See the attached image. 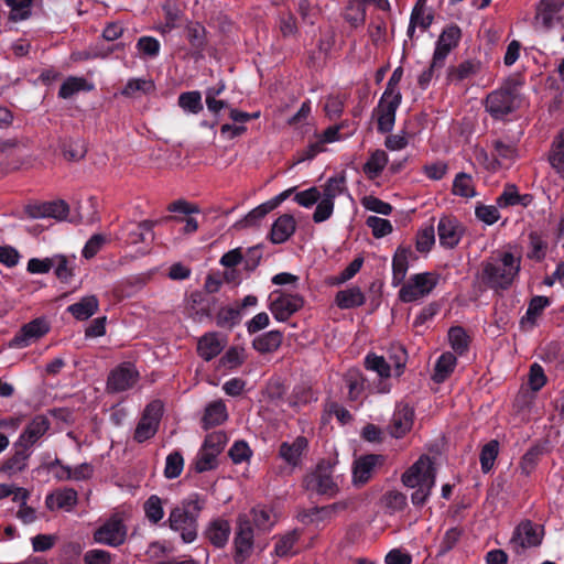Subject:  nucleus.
Wrapping results in <instances>:
<instances>
[{"instance_id":"1","label":"nucleus","mask_w":564,"mask_h":564,"mask_svg":"<svg viewBox=\"0 0 564 564\" xmlns=\"http://www.w3.org/2000/svg\"><path fill=\"white\" fill-rule=\"evenodd\" d=\"M520 265V256L510 251H498L482 261L478 278L491 290H507L519 274Z\"/></svg>"},{"instance_id":"2","label":"nucleus","mask_w":564,"mask_h":564,"mask_svg":"<svg viewBox=\"0 0 564 564\" xmlns=\"http://www.w3.org/2000/svg\"><path fill=\"white\" fill-rule=\"evenodd\" d=\"M205 503L206 499L199 494L194 492L171 509L167 524L171 530L180 533L184 543H192L196 540L197 520Z\"/></svg>"},{"instance_id":"3","label":"nucleus","mask_w":564,"mask_h":564,"mask_svg":"<svg viewBox=\"0 0 564 564\" xmlns=\"http://www.w3.org/2000/svg\"><path fill=\"white\" fill-rule=\"evenodd\" d=\"M435 468L427 455H422L401 476L406 488L415 489L411 496L414 506H423L435 486Z\"/></svg>"},{"instance_id":"4","label":"nucleus","mask_w":564,"mask_h":564,"mask_svg":"<svg viewBox=\"0 0 564 564\" xmlns=\"http://www.w3.org/2000/svg\"><path fill=\"white\" fill-rule=\"evenodd\" d=\"M347 191L344 175H335L319 187L321 200L313 213V221L316 224L328 220L335 207V199Z\"/></svg>"},{"instance_id":"5","label":"nucleus","mask_w":564,"mask_h":564,"mask_svg":"<svg viewBox=\"0 0 564 564\" xmlns=\"http://www.w3.org/2000/svg\"><path fill=\"white\" fill-rule=\"evenodd\" d=\"M440 282L435 272L413 274L399 290V299L404 303L420 301L429 296Z\"/></svg>"},{"instance_id":"6","label":"nucleus","mask_w":564,"mask_h":564,"mask_svg":"<svg viewBox=\"0 0 564 564\" xmlns=\"http://www.w3.org/2000/svg\"><path fill=\"white\" fill-rule=\"evenodd\" d=\"M310 441L304 435L281 442L278 458L281 459L289 473L302 468L308 453Z\"/></svg>"},{"instance_id":"7","label":"nucleus","mask_w":564,"mask_h":564,"mask_svg":"<svg viewBox=\"0 0 564 564\" xmlns=\"http://www.w3.org/2000/svg\"><path fill=\"white\" fill-rule=\"evenodd\" d=\"M268 302V308L278 322L288 321L304 305V300L300 294L282 290L272 291Z\"/></svg>"},{"instance_id":"8","label":"nucleus","mask_w":564,"mask_h":564,"mask_svg":"<svg viewBox=\"0 0 564 564\" xmlns=\"http://www.w3.org/2000/svg\"><path fill=\"white\" fill-rule=\"evenodd\" d=\"M163 414V404L161 401H152L143 410L142 416L134 430V440L143 443L155 435Z\"/></svg>"},{"instance_id":"9","label":"nucleus","mask_w":564,"mask_h":564,"mask_svg":"<svg viewBox=\"0 0 564 564\" xmlns=\"http://www.w3.org/2000/svg\"><path fill=\"white\" fill-rule=\"evenodd\" d=\"M127 538V528L118 514H113L104 522L95 532L94 541L108 546H119Z\"/></svg>"},{"instance_id":"10","label":"nucleus","mask_w":564,"mask_h":564,"mask_svg":"<svg viewBox=\"0 0 564 564\" xmlns=\"http://www.w3.org/2000/svg\"><path fill=\"white\" fill-rule=\"evenodd\" d=\"M543 539V529L531 521L521 522L513 531L510 544L514 552L539 546Z\"/></svg>"},{"instance_id":"11","label":"nucleus","mask_w":564,"mask_h":564,"mask_svg":"<svg viewBox=\"0 0 564 564\" xmlns=\"http://www.w3.org/2000/svg\"><path fill=\"white\" fill-rule=\"evenodd\" d=\"M139 379V371L131 362H122L113 368L107 380V389L111 392H122L131 389Z\"/></svg>"},{"instance_id":"12","label":"nucleus","mask_w":564,"mask_h":564,"mask_svg":"<svg viewBox=\"0 0 564 564\" xmlns=\"http://www.w3.org/2000/svg\"><path fill=\"white\" fill-rule=\"evenodd\" d=\"M215 113H217L223 108H209ZM228 110V117L231 122L223 123L220 127V134L226 139H234L236 137L241 135L246 132V123L251 119H257L260 117V111H256L253 113H249L240 110L239 108H225Z\"/></svg>"},{"instance_id":"13","label":"nucleus","mask_w":564,"mask_h":564,"mask_svg":"<svg viewBox=\"0 0 564 564\" xmlns=\"http://www.w3.org/2000/svg\"><path fill=\"white\" fill-rule=\"evenodd\" d=\"M304 481L306 489L329 498L334 497L339 490L330 470L323 466H317L312 474L306 476Z\"/></svg>"},{"instance_id":"14","label":"nucleus","mask_w":564,"mask_h":564,"mask_svg":"<svg viewBox=\"0 0 564 564\" xmlns=\"http://www.w3.org/2000/svg\"><path fill=\"white\" fill-rule=\"evenodd\" d=\"M235 562L242 564L251 554L253 547V531L250 525V520L246 514L238 519V531L235 540Z\"/></svg>"},{"instance_id":"15","label":"nucleus","mask_w":564,"mask_h":564,"mask_svg":"<svg viewBox=\"0 0 564 564\" xmlns=\"http://www.w3.org/2000/svg\"><path fill=\"white\" fill-rule=\"evenodd\" d=\"M465 232L462 223L454 216H442L437 224V235L442 247L455 248Z\"/></svg>"},{"instance_id":"16","label":"nucleus","mask_w":564,"mask_h":564,"mask_svg":"<svg viewBox=\"0 0 564 564\" xmlns=\"http://www.w3.org/2000/svg\"><path fill=\"white\" fill-rule=\"evenodd\" d=\"M50 429V421L44 415H36L25 426L14 443V447H25L32 451L33 445L41 440Z\"/></svg>"},{"instance_id":"17","label":"nucleus","mask_w":564,"mask_h":564,"mask_svg":"<svg viewBox=\"0 0 564 564\" xmlns=\"http://www.w3.org/2000/svg\"><path fill=\"white\" fill-rule=\"evenodd\" d=\"M564 7V0H541L535 15V25L549 31L556 22L562 20L560 12Z\"/></svg>"},{"instance_id":"18","label":"nucleus","mask_w":564,"mask_h":564,"mask_svg":"<svg viewBox=\"0 0 564 564\" xmlns=\"http://www.w3.org/2000/svg\"><path fill=\"white\" fill-rule=\"evenodd\" d=\"M69 207L64 200L46 202L26 207V214L32 218H54L61 221L67 219Z\"/></svg>"},{"instance_id":"19","label":"nucleus","mask_w":564,"mask_h":564,"mask_svg":"<svg viewBox=\"0 0 564 564\" xmlns=\"http://www.w3.org/2000/svg\"><path fill=\"white\" fill-rule=\"evenodd\" d=\"M414 258L412 248L410 246H399L392 257V285L399 286L403 283L410 260Z\"/></svg>"},{"instance_id":"20","label":"nucleus","mask_w":564,"mask_h":564,"mask_svg":"<svg viewBox=\"0 0 564 564\" xmlns=\"http://www.w3.org/2000/svg\"><path fill=\"white\" fill-rule=\"evenodd\" d=\"M520 82L516 79L508 80L500 89L491 93L487 97V101L492 104L498 102L500 106H513L514 104H522L523 99L520 94Z\"/></svg>"},{"instance_id":"21","label":"nucleus","mask_w":564,"mask_h":564,"mask_svg":"<svg viewBox=\"0 0 564 564\" xmlns=\"http://www.w3.org/2000/svg\"><path fill=\"white\" fill-rule=\"evenodd\" d=\"M383 462L380 455H365L355 460L352 468V481L355 485L366 484L372 476L375 468Z\"/></svg>"},{"instance_id":"22","label":"nucleus","mask_w":564,"mask_h":564,"mask_svg":"<svg viewBox=\"0 0 564 564\" xmlns=\"http://www.w3.org/2000/svg\"><path fill=\"white\" fill-rule=\"evenodd\" d=\"M460 35V29L457 25H449L442 32L433 54L435 63H444L448 53L457 46Z\"/></svg>"},{"instance_id":"23","label":"nucleus","mask_w":564,"mask_h":564,"mask_svg":"<svg viewBox=\"0 0 564 564\" xmlns=\"http://www.w3.org/2000/svg\"><path fill=\"white\" fill-rule=\"evenodd\" d=\"M48 332V326L43 319H34L24 325L13 339L12 345L17 348L28 347L32 340L37 339Z\"/></svg>"},{"instance_id":"24","label":"nucleus","mask_w":564,"mask_h":564,"mask_svg":"<svg viewBox=\"0 0 564 564\" xmlns=\"http://www.w3.org/2000/svg\"><path fill=\"white\" fill-rule=\"evenodd\" d=\"M226 346L225 336L218 333H208L200 337L197 344L198 355L206 361L212 360Z\"/></svg>"},{"instance_id":"25","label":"nucleus","mask_w":564,"mask_h":564,"mask_svg":"<svg viewBox=\"0 0 564 564\" xmlns=\"http://www.w3.org/2000/svg\"><path fill=\"white\" fill-rule=\"evenodd\" d=\"M413 424V410L408 405H400L395 409L390 423V434L400 438L409 432Z\"/></svg>"},{"instance_id":"26","label":"nucleus","mask_w":564,"mask_h":564,"mask_svg":"<svg viewBox=\"0 0 564 564\" xmlns=\"http://www.w3.org/2000/svg\"><path fill=\"white\" fill-rule=\"evenodd\" d=\"M532 202V195H521L514 184H506L502 193L496 198V204L500 208H508L516 205L528 207Z\"/></svg>"},{"instance_id":"27","label":"nucleus","mask_w":564,"mask_h":564,"mask_svg":"<svg viewBox=\"0 0 564 564\" xmlns=\"http://www.w3.org/2000/svg\"><path fill=\"white\" fill-rule=\"evenodd\" d=\"M77 503V492L72 488L57 489L48 494L45 505L50 510H70Z\"/></svg>"},{"instance_id":"28","label":"nucleus","mask_w":564,"mask_h":564,"mask_svg":"<svg viewBox=\"0 0 564 564\" xmlns=\"http://www.w3.org/2000/svg\"><path fill=\"white\" fill-rule=\"evenodd\" d=\"M296 221L290 214L281 215L271 227L270 239L273 243L285 242L295 231Z\"/></svg>"},{"instance_id":"29","label":"nucleus","mask_w":564,"mask_h":564,"mask_svg":"<svg viewBox=\"0 0 564 564\" xmlns=\"http://www.w3.org/2000/svg\"><path fill=\"white\" fill-rule=\"evenodd\" d=\"M153 223L143 220L138 224H128L122 228V238L129 245L144 242L148 237L153 235Z\"/></svg>"},{"instance_id":"30","label":"nucleus","mask_w":564,"mask_h":564,"mask_svg":"<svg viewBox=\"0 0 564 564\" xmlns=\"http://www.w3.org/2000/svg\"><path fill=\"white\" fill-rule=\"evenodd\" d=\"M99 308V300L96 295H86L78 302L70 304L67 312L77 321H86L97 313Z\"/></svg>"},{"instance_id":"31","label":"nucleus","mask_w":564,"mask_h":564,"mask_svg":"<svg viewBox=\"0 0 564 564\" xmlns=\"http://www.w3.org/2000/svg\"><path fill=\"white\" fill-rule=\"evenodd\" d=\"M247 518L252 522L259 530H270L278 521V516L274 510L264 505L256 506L250 514H246Z\"/></svg>"},{"instance_id":"32","label":"nucleus","mask_w":564,"mask_h":564,"mask_svg":"<svg viewBox=\"0 0 564 564\" xmlns=\"http://www.w3.org/2000/svg\"><path fill=\"white\" fill-rule=\"evenodd\" d=\"M14 448V454L9 457L1 466V471L9 477L23 471L28 467V462L32 454V451H29L25 447Z\"/></svg>"},{"instance_id":"33","label":"nucleus","mask_w":564,"mask_h":564,"mask_svg":"<svg viewBox=\"0 0 564 564\" xmlns=\"http://www.w3.org/2000/svg\"><path fill=\"white\" fill-rule=\"evenodd\" d=\"M229 534V522L224 519L213 520L206 529L207 539L217 547H223L227 543Z\"/></svg>"},{"instance_id":"34","label":"nucleus","mask_w":564,"mask_h":564,"mask_svg":"<svg viewBox=\"0 0 564 564\" xmlns=\"http://www.w3.org/2000/svg\"><path fill=\"white\" fill-rule=\"evenodd\" d=\"M547 161L555 173L564 178V129L553 140Z\"/></svg>"},{"instance_id":"35","label":"nucleus","mask_w":564,"mask_h":564,"mask_svg":"<svg viewBox=\"0 0 564 564\" xmlns=\"http://www.w3.org/2000/svg\"><path fill=\"white\" fill-rule=\"evenodd\" d=\"M75 260V256H52V270H54V274L56 275V278L64 282L69 281L74 275Z\"/></svg>"},{"instance_id":"36","label":"nucleus","mask_w":564,"mask_h":564,"mask_svg":"<svg viewBox=\"0 0 564 564\" xmlns=\"http://www.w3.org/2000/svg\"><path fill=\"white\" fill-rule=\"evenodd\" d=\"M228 419V413L225 403L221 400L210 402L206 409L203 417L204 429L220 425Z\"/></svg>"},{"instance_id":"37","label":"nucleus","mask_w":564,"mask_h":564,"mask_svg":"<svg viewBox=\"0 0 564 564\" xmlns=\"http://www.w3.org/2000/svg\"><path fill=\"white\" fill-rule=\"evenodd\" d=\"M29 496L30 494L26 489L19 488L13 497V501L19 503V510L15 516L24 524H31L37 519L35 508L26 503Z\"/></svg>"},{"instance_id":"38","label":"nucleus","mask_w":564,"mask_h":564,"mask_svg":"<svg viewBox=\"0 0 564 564\" xmlns=\"http://www.w3.org/2000/svg\"><path fill=\"white\" fill-rule=\"evenodd\" d=\"M93 88V84H90L84 77L70 76L67 79H65L64 83L61 85L58 96L63 99H68L80 91H89Z\"/></svg>"},{"instance_id":"39","label":"nucleus","mask_w":564,"mask_h":564,"mask_svg":"<svg viewBox=\"0 0 564 564\" xmlns=\"http://www.w3.org/2000/svg\"><path fill=\"white\" fill-rule=\"evenodd\" d=\"M335 302L340 308H352L361 306L365 303V295L360 288L352 286L346 290L339 291L336 294Z\"/></svg>"},{"instance_id":"40","label":"nucleus","mask_w":564,"mask_h":564,"mask_svg":"<svg viewBox=\"0 0 564 564\" xmlns=\"http://www.w3.org/2000/svg\"><path fill=\"white\" fill-rule=\"evenodd\" d=\"M283 335L279 330L267 332L253 339V347L260 352L275 351L282 344Z\"/></svg>"},{"instance_id":"41","label":"nucleus","mask_w":564,"mask_h":564,"mask_svg":"<svg viewBox=\"0 0 564 564\" xmlns=\"http://www.w3.org/2000/svg\"><path fill=\"white\" fill-rule=\"evenodd\" d=\"M452 192L454 195L464 198L475 197L477 192L471 175L464 172L458 173L453 181Z\"/></svg>"},{"instance_id":"42","label":"nucleus","mask_w":564,"mask_h":564,"mask_svg":"<svg viewBox=\"0 0 564 564\" xmlns=\"http://www.w3.org/2000/svg\"><path fill=\"white\" fill-rule=\"evenodd\" d=\"M456 364L457 359L453 354L441 355L435 364L433 380L438 383L445 381L454 371Z\"/></svg>"},{"instance_id":"43","label":"nucleus","mask_w":564,"mask_h":564,"mask_svg":"<svg viewBox=\"0 0 564 564\" xmlns=\"http://www.w3.org/2000/svg\"><path fill=\"white\" fill-rule=\"evenodd\" d=\"M388 161V155L383 150H376L365 163L364 172L369 178H376L386 169Z\"/></svg>"},{"instance_id":"44","label":"nucleus","mask_w":564,"mask_h":564,"mask_svg":"<svg viewBox=\"0 0 564 564\" xmlns=\"http://www.w3.org/2000/svg\"><path fill=\"white\" fill-rule=\"evenodd\" d=\"M145 518L152 524H158L164 518V508L162 499L156 495H151L143 505Z\"/></svg>"},{"instance_id":"45","label":"nucleus","mask_w":564,"mask_h":564,"mask_svg":"<svg viewBox=\"0 0 564 564\" xmlns=\"http://www.w3.org/2000/svg\"><path fill=\"white\" fill-rule=\"evenodd\" d=\"M153 90L154 84L152 80L132 78L122 89V95L137 99L142 95L152 93Z\"/></svg>"},{"instance_id":"46","label":"nucleus","mask_w":564,"mask_h":564,"mask_svg":"<svg viewBox=\"0 0 564 564\" xmlns=\"http://www.w3.org/2000/svg\"><path fill=\"white\" fill-rule=\"evenodd\" d=\"M372 118L377 120L379 132H390L395 123V108H375Z\"/></svg>"},{"instance_id":"47","label":"nucleus","mask_w":564,"mask_h":564,"mask_svg":"<svg viewBox=\"0 0 564 564\" xmlns=\"http://www.w3.org/2000/svg\"><path fill=\"white\" fill-rule=\"evenodd\" d=\"M435 243V229L433 225L421 227L415 237V248L420 253H427Z\"/></svg>"},{"instance_id":"48","label":"nucleus","mask_w":564,"mask_h":564,"mask_svg":"<svg viewBox=\"0 0 564 564\" xmlns=\"http://www.w3.org/2000/svg\"><path fill=\"white\" fill-rule=\"evenodd\" d=\"M550 305V300L546 296H534L528 306L525 316L522 318V324L534 325L538 317L541 315L543 310Z\"/></svg>"},{"instance_id":"49","label":"nucleus","mask_w":564,"mask_h":564,"mask_svg":"<svg viewBox=\"0 0 564 564\" xmlns=\"http://www.w3.org/2000/svg\"><path fill=\"white\" fill-rule=\"evenodd\" d=\"M448 340L453 350L458 355H463L467 350L469 345L468 335L466 334L465 329L460 326L449 328Z\"/></svg>"},{"instance_id":"50","label":"nucleus","mask_w":564,"mask_h":564,"mask_svg":"<svg viewBox=\"0 0 564 564\" xmlns=\"http://www.w3.org/2000/svg\"><path fill=\"white\" fill-rule=\"evenodd\" d=\"M365 365L368 370L375 371L381 379L391 376V366L382 356L369 354L365 359Z\"/></svg>"},{"instance_id":"51","label":"nucleus","mask_w":564,"mask_h":564,"mask_svg":"<svg viewBox=\"0 0 564 564\" xmlns=\"http://www.w3.org/2000/svg\"><path fill=\"white\" fill-rule=\"evenodd\" d=\"M499 453V443L495 440L488 442L480 452L481 470L487 474L494 467L495 460Z\"/></svg>"},{"instance_id":"52","label":"nucleus","mask_w":564,"mask_h":564,"mask_svg":"<svg viewBox=\"0 0 564 564\" xmlns=\"http://www.w3.org/2000/svg\"><path fill=\"white\" fill-rule=\"evenodd\" d=\"M345 19L355 28L364 24L366 19V7L361 1L350 0L346 8Z\"/></svg>"},{"instance_id":"53","label":"nucleus","mask_w":564,"mask_h":564,"mask_svg":"<svg viewBox=\"0 0 564 564\" xmlns=\"http://www.w3.org/2000/svg\"><path fill=\"white\" fill-rule=\"evenodd\" d=\"M219 454L200 447L195 459V469L198 473L212 470L217 466V456Z\"/></svg>"},{"instance_id":"54","label":"nucleus","mask_w":564,"mask_h":564,"mask_svg":"<svg viewBox=\"0 0 564 564\" xmlns=\"http://www.w3.org/2000/svg\"><path fill=\"white\" fill-rule=\"evenodd\" d=\"M360 203L366 210L383 216L391 215L393 210V207L389 203L383 202L373 195L362 197Z\"/></svg>"},{"instance_id":"55","label":"nucleus","mask_w":564,"mask_h":564,"mask_svg":"<svg viewBox=\"0 0 564 564\" xmlns=\"http://www.w3.org/2000/svg\"><path fill=\"white\" fill-rule=\"evenodd\" d=\"M366 225L371 229V232L375 238H383L390 235L393 230L390 220L378 216H369L366 219Z\"/></svg>"},{"instance_id":"56","label":"nucleus","mask_w":564,"mask_h":564,"mask_svg":"<svg viewBox=\"0 0 564 564\" xmlns=\"http://www.w3.org/2000/svg\"><path fill=\"white\" fill-rule=\"evenodd\" d=\"M499 208L496 205L477 204L475 207V216L481 223L491 226L500 218Z\"/></svg>"},{"instance_id":"57","label":"nucleus","mask_w":564,"mask_h":564,"mask_svg":"<svg viewBox=\"0 0 564 564\" xmlns=\"http://www.w3.org/2000/svg\"><path fill=\"white\" fill-rule=\"evenodd\" d=\"M184 468V459L181 453L173 452L167 455L164 467V476L174 479L181 475Z\"/></svg>"},{"instance_id":"58","label":"nucleus","mask_w":564,"mask_h":564,"mask_svg":"<svg viewBox=\"0 0 564 564\" xmlns=\"http://www.w3.org/2000/svg\"><path fill=\"white\" fill-rule=\"evenodd\" d=\"M241 319L239 307H223L217 314V325L220 327L231 328Z\"/></svg>"},{"instance_id":"59","label":"nucleus","mask_w":564,"mask_h":564,"mask_svg":"<svg viewBox=\"0 0 564 564\" xmlns=\"http://www.w3.org/2000/svg\"><path fill=\"white\" fill-rule=\"evenodd\" d=\"M494 149L498 165H507L517 159V150L513 145L496 141L494 143Z\"/></svg>"},{"instance_id":"60","label":"nucleus","mask_w":564,"mask_h":564,"mask_svg":"<svg viewBox=\"0 0 564 564\" xmlns=\"http://www.w3.org/2000/svg\"><path fill=\"white\" fill-rule=\"evenodd\" d=\"M162 10L164 12L165 26L167 30L177 28L182 18V11L180 10L178 6L174 1L167 0L163 3Z\"/></svg>"},{"instance_id":"61","label":"nucleus","mask_w":564,"mask_h":564,"mask_svg":"<svg viewBox=\"0 0 564 564\" xmlns=\"http://www.w3.org/2000/svg\"><path fill=\"white\" fill-rule=\"evenodd\" d=\"M294 200L304 208H311L315 204L317 206L321 200L319 188L312 186L305 191L299 192L295 194Z\"/></svg>"},{"instance_id":"62","label":"nucleus","mask_w":564,"mask_h":564,"mask_svg":"<svg viewBox=\"0 0 564 564\" xmlns=\"http://www.w3.org/2000/svg\"><path fill=\"white\" fill-rule=\"evenodd\" d=\"M406 496L400 491L391 490L388 491L383 497L384 507L390 512H398L406 507Z\"/></svg>"},{"instance_id":"63","label":"nucleus","mask_w":564,"mask_h":564,"mask_svg":"<svg viewBox=\"0 0 564 564\" xmlns=\"http://www.w3.org/2000/svg\"><path fill=\"white\" fill-rule=\"evenodd\" d=\"M186 36L196 50H203L206 44L205 28L199 23H192L186 28Z\"/></svg>"},{"instance_id":"64","label":"nucleus","mask_w":564,"mask_h":564,"mask_svg":"<svg viewBox=\"0 0 564 564\" xmlns=\"http://www.w3.org/2000/svg\"><path fill=\"white\" fill-rule=\"evenodd\" d=\"M299 539L296 531L289 532L280 536L275 543L274 551L279 556H286L293 552V547Z\"/></svg>"}]
</instances>
